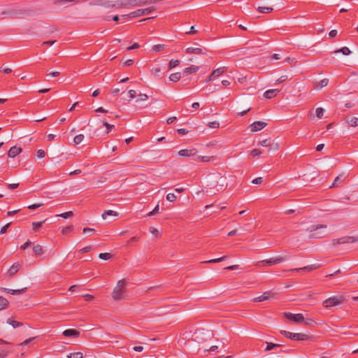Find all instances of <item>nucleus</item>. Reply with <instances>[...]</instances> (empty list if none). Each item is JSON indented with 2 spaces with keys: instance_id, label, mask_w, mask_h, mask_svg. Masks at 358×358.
<instances>
[{
  "instance_id": "1",
  "label": "nucleus",
  "mask_w": 358,
  "mask_h": 358,
  "mask_svg": "<svg viewBox=\"0 0 358 358\" xmlns=\"http://www.w3.org/2000/svg\"><path fill=\"white\" fill-rule=\"evenodd\" d=\"M208 185L217 188V191L224 190L227 187V177L219 173H213L208 175Z\"/></svg>"
},
{
  "instance_id": "2",
  "label": "nucleus",
  "mask_w": 358,
  "mask_h": 358,
  "mask_svg": "<svg viewBox=\"0 0 358 358\" xmlns=\"http://www.w3.org/2000/svg\"><path fill=\"white\" fill-rule=\"evenodd\" d=\"M127 282L124 279L117 282L116 287L114 288L112 296L115 301L123 300L125 298L124 293L126 292Z\"/></svg>"
},
{
  "instance_id": "3",
  "label": "nucleus",
  "mask_w": 358,
  "mask_h": 358,
  "mask_svg": "<svg viewBox=\"0 0 358 358\" xmlns=\"http://www.w3.org/2000/svg\"><path fill=\"white\" fill-rule=\"evenodd\" d=\"M280 333L286 338L294 341H307L310 338L308 335L301 333H292L285 330H281Z\"/></svg>"
},
{
  "instance_id": "4",
  "label": "nucleus",
  "mask_w": 358,
  "mask_h": 358,
  "mask_svg": "<svg viewBox=\"0 0 358 358\" xmlns=\"http://www.w3.org/2000/svg\"><path fill=\"white\" fill-rule=\"evenodd\" d=\"M288 259V257L287 256H279V257H275L270 258L268 259H265L262 261H259L257 262L256 266L258 267L265 266V265H273L277 264L278 263L282 262L284 261H286Z\"/></svg>"
},
{
  "instance_id": "5",
  "label": "nucleus",
  "mask_w": 358,
  "mask_h": 358,
  "mask_svg": "<svg viewBox=\"0 0 358 358\" xmlns=\"http://www.w3.org/2000/svg\"><path fill=\"white\" fill-rule=\"evenodd\" d=\"M345 301V299L342 296H332L326 300L322 303V305L325 308H330L341 304Z\"/></svg>"
},
{
  "instance_id": "6",
  "label": "nucleus",
  "mask_w": 358,
  "mask_h": 358,
  "mask_svg": "<svg viewBox=\"0 0 358 358\" xmlns=\"http://www.w3.org/2000/svg\"><path fill=\"white\" fill-rule=\"evenodd\" d=\"M358 242V236H344L336 239L332 240V245L336 247L338 245L344 243H353Z\"/></svg>"
},
{
  "instance_id": "7",
  "label": "nucleus",
  "mask_w": 358,
  "mask_h": 358,
  "mask_svg": "<svg viewBox=\"0 0 358 358\" xmlns=\"http://www.w3.org/2000/svg\"><path fill=\"white\" fill-rule=\"evenodd\" d=\"M327 227L324 224H318L317 226H311L309 228L310 230V235L309 237L311 238H320L323 237V235L321 234L320 232H317V231L320 229H325Z\"/></svg>"
},
{
  "instance_id": "8",
  "label": "nucleus",
  "mask_w": 358,
  "mask_h": 358,
  "mask_svg": "<svg viewBox=\"0 0 358 358\" xmlns=\"http://www.w3.org/2000/svg\"><path fill=\"white\" fill-rule=\"evenodd\" d=\"M154 10H155V8L154 7H150L144 9H138L135 11L130 13V17L134 18L146 15L151 13Z\"/></svg>"
},
{
  "instance_id": "9",
  "label": "nucleus",
  "mask_w": 358,
  "mask_h": 358,
  "mask_svg": "<svg viewBox=\"0 0 358 358\" xmlns=\"http://www.w3.org/2000/svg\"><path fill=\"white\" fill-rule=\"evenodd\" d=\"M283 314L286 319L296 323H301L304 320L303 315L301 313L293 314L292 313H284Z\"/></svg>"
},
{
  "instance_id": "10",
  "label": "nucleus",
  "mask_w": 358,
  "mask_h": 358,
  "mask_svg": "<svg viewBox=\"0 0 358 358\" xmlns=\"http://www.w3.org/2000/svg\"><path fill=\"white\" fill-rule=\"evenodd\" d=\"M348 175L345 174V173H341L339 176H338L334 180L332 185L330 186L331 187H341L344 185V182L345 179L348 178Z\"/></svg>"
},
{
  "instance_id": "11",
  "label": "nucleus",
  "mask_w": 358,
  "mask_h": 358,
  "mask_svg": "<svg viewBox=\"0 0 358 358\" xmlns=\"http://www.w3.org/2000/svg\"><path fill=\"white\" fill-rule=\"evenodd\" d=\"M266 125H267V123L265 122L256 121V122H253L252 124H250V129L252 132H256V131L262 130V129L266 127Z\"/></svg>"
},
{
  "instance_id": "12",
  "label": "nucleus",
  "mask_w": 358,
  "mask_h": 358,
  "mask_svg": "<svg viewBox=\"0 0 358 358\" xmlns=\"http://www.w3.org/2000/svg\"><path fill=\"white\" fill-rule=\"evenodd\" d=\"M187 54L205 55L207 53V49L205 48H187L185 50Z\"/></svg>"
},
{
  "instance_id": "13",
  "label": "nucleus",
  "mask_w": 358,
  "mask_h": 358,
  "mask_svg": "<svg viewBox=\"0 0 358 358\" xmlns=\"http://www.w3.org/2000/svg\"><path fill=\"white\" fill-rule=\"evenodd\" d=\"M273 293L271 292H264L262 295L255 297L253 299L254 302H262L266 300L269 299L270 298L273 297Z\"/></svg>"
},
{
  "instance_id": "14",
  "label": "nucleus",
  "mask_w": 358,
  "mask_h": 358,
  "mask_svg": "<svg viewBox=\"0 0 358 358\" xmlns=\"http://www.w3.org/2000/svg\"><path fill=\"white\" fill-rule=\"evenodd\" d=\"M227 68L224 67V66L220 67V68H218V69L214 70L212 72V73L210 74V77L208 78V81H210V80H212L216 77H218L220 75H222L223 73L227 72Z\"/></svg>"
},
{
  "instance_id": "15",
  "label": "nucleus",
  "mask_w": 358,
  "mask_h": 358,
  "mask_svg": "<svg viewBox=\"0 0 358 358\" xmlns=\"http://www.w3.org/2000/svg\"><path fill=\"white\" fill-rule=\"evenodd\" d=\"M197 153L196 149H183L179 151L178 155L181 157L194 156Z\"/></svg>"
},
{
  "instance_id": "16",
  "label": "nucleus",
  "mask_w": 358,
  "mask_h": 358,
  "mask_svg": "<svg viewBox=\"0 0 358 358\" xmlns=\"http://www.w3.org/2000/svg\"><path fill=\"white\" fill-rule=\"evenodd\" d=\"M131 6H142L147 4H152V0H129Z\"/></svg>"
},
{
  "instance_id": "17",
  "label": "nucleus",
  "mask_w": 358,
  "mask_h": 358,
  "mask_svg": "<svg viewBox=\"0 0 358 358\" xmlns=\"http://www.w3.org/2000/svg\"><path fill=\"white\" fill-rule=\"evenodd\" d=\"M27 287L20 289H7V288H3V287L1 288V290L2 292H6V293L10 294H21L24 293L27 291Z\"/></svg>"
},
{
  "instance_id": "18",
  "label": "nucleus",
  "mask_w": 358,
  "mask_h": 358,
  "mask_svg": "<svg viewBox=\"0 0 358 358\" xmlns=\"http://www.w3.org/2000/svg\"><path fill=\"white\" fill-rule=\"evenodd\" d=\"M63 335L66 337H73L76 338L79 336L80 332L74 329H66L63 331Z\"/></svg>"
},
{
  "instance_id": "19",
  "label": "nucleus",
  "mask_w": 358,
  "mask_h": 358,
  "mask_svg": "<svg viewBox=\"0 0 358 358\" xmlns=\"http://www.w3.org/2000/svg\"><path fill=\"white\" fill-rule=\"evenodd\" d=\"M22 151L20 147L13 146L10 148L8 152V155L10 158H14L15 156L19 155Z\"/></svg>"
},
{
  "instance_id": "20",
  "label": "nucleus",
  "mask_w": 358,
  "mask_h": 358,
  "mask_svg": "<svg viewBox=\"0 0 358 358\" xmlns=\"http://www.w3.org/2000/svg\"><path fill=\"white\" fill-rule=\"evenodd\" d=\"M320 264H313V265H309V266H303L302 268H294V269H291L290 271H299L301 270L302 271H308V272H310L317 268H320Z\"/></svg>"
},
{
  "instance_id": "21",
  "label": "nucleus",
  "mask_w": 358,
  "mask_h": 358,
  "mask_svg": "<svg viewBox=\"0 0 358 358\" xmlns=\"http://www.w3.org/2000/svg\"><path fill=\"white\" fill-rule=\"evenodd\" d=\"M279 92L280 90L278 89L268 90L264 92V96L266 99H270L271 98L276 96Z\"/></svg>"
},
{
  "instance_id": "22",
  "label": "nucleus",
  "mask_w": 358,
  "mask_h": 358,
  "mask_svg": "<svg viewBox=\"0 0 358 358\" xmlns=\"http://www.w3.org/2000/svg\"><path fill=\"white\" fill-rule=\"evenodd\" d=\"M329 83V79L324 78L320 82H315L313 84V87L316 90H321L322 87H326Z\"/></svg>"
},
{
  "instance_id": "23",
  "label": "nucleus",
  "mask_w": 358,
  "mask_h": 358,
  "mask_svg": "<svg viewBox=\"0 0 358 358\" xmlns=\"http://www.w3.org/2000/svg\"><path fill=\"white\" fill-rule=\"evenodd\" d=\"M129 3H130L129 0H117L114 4H116L115 7L117 8H121L131 6V4H129Z\"/></svg>"
},
{
  "instance_id": "24",
  "label": "nucleus",
  "mask_w": 358,
  "mask_h": 358,
  "mask_svg": "<svg viewBox=\"0 0 358 358\" xmlns=\"http://www.w3.org/2000/svg\"><path fill=\"white\" fill-rule=\"evenodd\" d=\"M20 266V264L18 262L14 263L8 271V275L10 276H13L15 274L17 273Z\"/></svg>"
},
{
  "instance_id": "25",
  "label": "nucleus",
  "mask_w": 358,
  "mask_h": 358,
  "mask_svg": "<svg viewBox=\"0 0 358 358\" xmlns=\"http://www.w3.org/2000/svg\"><path fill=\"white\" fill-rule=\"evenodd\" d=\"M199 66L192 65L191 66L185 68L184 69V73H185V75H189L192 73H196L199 71Z\"/></svg>"
},
{
  "instance_id": "26",
  "label": "nucleus",
  "mask_w": 358,
  "mask_h": 358,
  "mask_svg": "<svg viewBox=\"0 0 358 358\" xmlns=\"http://www.w3.org/2000/svg\"><path fill=\"white\" fill-rule=\"evenodd\" d=\"M346 121H347L348 124L351 127L358 126V117H352L350 118H347Z\"/></svg>"
},
{
  "instance_id": "27",
  "label": "nucleus",
  "mask_w": 358,
  "mask_h": 358,
  "mask_svg": "<svg viewBox=\"0 0 358 358\" xmlns=\"http://www.w3.org/2000/svg\"><path fill=\"white\" fill-rule=\"evenodd\" d=\"M8 301L3 296H0V310L6 309L8 306Z\"/></svg>"
},
{
  "instance_id": "28",
  "label": "nucleus",
  "mask_w": 358,
  "mask_h": 358,
  "mask_svg": "<svg viewBox=\"0 0 358 358\" xmlns=\"http://www.w3.org/2000/svg\"><path fill=\"white\" fill-rule=\"evenodd\" d=\"M33 251H34V254L38 256H41L44 253L43 248L40 245H34L33 248Z\"/></svg>"
},
{
  "instance_id": "29",
  "label": "nucleus",
  "mask_w": 358,
  "mask_h": 358,
  "mask_svg": "<svg viewBox=\"0 0 358 358\" xmlns=\"http://www.w3.org/2000/svg\"><path fill=\"white\" fill-rule=\"evenodd\" d=\"M257 10L261 13H268L273 10V8L271 7L267 6H259Z\"/></svg>"
},
{
  "instance_id": "30",
  "label": "nucleus",
  "mask_w": 358,
  "mask_h": 358,
  "mask_svg": "<svg viewBox=\"0 0 358 358\" xmlns=\"http://www.w3.org/2000/svg\"><path fill=\"white\" fill-rule=\"evenodd\" d=\"M181 78V74L179 72L171 73L169 76V79L172 82H178Z\"/></svg>"
},
{
  "instance_id": "31",
  "label": "nucleus",
  "mask_w": 358,
  "mask_h": 358,
  "mask_svg": "<svg viewBox=\"0 0 358 358\" xmlns=\"http://www.w3.org/2000/svg\"><path fill=\"white\" fill-rule=\"evenodd\" d=\"M46 219H45L44 220L41 221V222H33L32 223V227H33V230L34 231H38L39 228L43 225V223H45L46 222Z\"/></svg>"
},
{
  "instance_id": "32",
  "label": "nucleus",
  "mask_w": 358,
  "mask_h": 358,
  "mask_svg": "<svg viewBox=\"0 0 358 358\" xmlns=\"http://www.w3.org/2000/svg\"><path fill=\"white\" fill-rule=\"evenodd\" d=\"M7 322L10 324L13 328H17L22 326L23 324L20 322H17L11 319H8Z\"/></svg>"
},
{
  "instance_id": "33",
  "label": "nucleus",
  "mask_w": 358,
  "mask_h": 358,
  "mask_svg": "<svg viewBox=\"0 0 358 358\" xmlns=\"http://www.w3.org/2000/svg\"><path fill=\"white\" fill-rule=\"evenodd\" d=\"M335 53L342 52L345 55H349L351 53V51L348 47H343L339 50H337L334 52Z\"/></svg>"
},
{
  "instance_id": "34",
  "label": "nucleus",
  "mask_w": 358,
  "mask_h": 358,
  "mask_svg": "<svg viewBox=\"0 0 358 358\" xmlns=\"http://www.w3.org/2000/svg\"><path fill=\"white\" fill-rule=\"evenodd\" d=\"M108 215L117 216V213L115 211L111 210H106L102 214V217H103V219H106V217Z\"/></svg>"
},
{
  "instance_id": "35",
  "label": "nucleus",
  "mask_w": 358,
  "mask_h": 358,
  "mask_svg": "<svg viewBox=\"0 0 358 358\" xmlns=\"http://www.w3.org/2000/svg\"><path fill=\"white\" fill-rule=\"evenodd\" d=\"M180 64V60L178 59H171L169 63V70L176 67Z\"/></svg>"
},
{
  "instance_id": "36",
  "label": "nucleus",
  "mask_w": 358,
  "mask_h": 358,
  "mask_svg": "<svg viewBox=\"0 0 358 358\" xmlns=\"http://www.w3.org/2000/svg\"><path fill=\"white\" fill-rule=\"evenodd\" d=\"M269 150L277 151L279 150V143L277 142H275L274 141H271L270 145L268 146Z\"/></svg>"
},
{
  "instance_id": "37",
  "label": "nucleus",
  "mask_w": 358,
  "mask_h": 358,
  "mask_svg": "<svg viewBox=\"0 0 358 358\" xmlns=\"http://www.w3.org/2000/svg\"><path fill=\"white\" fill-rule=\"evenodd\" d=\"M113 255L110 253L105 252V253H100L99 255V257L103 260H108L111 259Z\"/></svg>"
},
{
  "instance_id": "38",
  "label": "nucleus",
  "mask_w": 358,
  "mask_h": 358,
  "mask_svg": "<svg viewBox=\"0 0 358 358\" xmlns=\"http://www.w3.org/2000/svg\"><path fill=\"white\" fill-rule=\"evenodd\" d=\"M279 346H280V345H279V344H275V343H266V348L265 350L270 351V350L274 349L275 348H277Z\"/></svg>"
},
{
  "instance_id": "39",
  "label": "nucleus",
  "mask_w": 358,
  "mask_h": 358,
  "mask_svg": "<svg viewBox=\"0 0 358 358\" xmlns=\"http://www.w3.org/2000/svg\"><path fill=\"white\" fill-rule=\"evenodd\" d=\"M272 140L270 138L264 139L258 143V145H262L264 147H268Z\"/></svg>"
},
{
  "instance_id": "40",
  "label": "nucleus",
  "mask_w": 358,
  "mask_h": 358,
  "mask_svg": "<svg viewBox=\"0 0 358 358\" xmlns=\"http://www.w3.org/2000/svg\"><path fill=\"white\" fill-rule=\"evenodd\" d=\"M227 259V256H223L222 257L217 258V259H213L208 261L205 262L206 263H217L220 262L222 261H224Z\"/></svg>"
},
{
  "instance_id": "41",
  "label": "nucleus",
  "mask_w": 358,
  "mask_h": 358,
  "mask_svg": "<svg viewBox=\"0 0 358 358\" xmlns=\"http://www.w3.org/2000/svg\"><path fill=\"white\" fill-rule=\"evenodd\" d=\"M140 239L139 237L138 236H133L132 238H131L127 242V244L125 246L127 247H129V246H131L132 245V243L134 242H136V241H138Z\"/></svg>"
},
{
  "instance_id": "42",
  "label": "nucleus",
  "mask_w": 358,
  "mask_h": 358,
  "mask_svg": "<svg viewBox=\"0 0 358 358\" xmlns=\"http://www.w3.org/2000/svg\"><path fill=\"white\" fill-rule=\"evenodd\" d=\"M84 139V135L83 134H78L75 136L73 141L76 144L80 143Z\"/></svg>"
},
{
  "instance_id": "43",
  "label": "nucleus",
  "mask_w": 358,
  "mask_h": 358,
  "mask_svg": "<svg viewBox=\"0 0 358 358\" xmlns=\"http://www.w3.org/2000/svg\"><path fill=\"white\" fill-rule=\"evenodd\" d=\"M73 229V225H69L67 227H65L62 229V234H67L69 233H71Z\"/></svg>"
},
{
  "instance_id": "44",
  "label": "nucleus",
  "mask_w": 358,
  "mask_h": 358,
  "mask_svg": "<svg viewBox=\"0 0 358 358\" xmlns=\"http://www.w3.org/2000/svg\"><path fill=\"white\" fill-rule=\"evenodd\" d=\"M103 126L106 127V134H109L111 131L112 129L114 128L113 124H110L106 122H103Z\"/></svg>"
},
{
  "instance_id": "45",
  "label": "nucleus",
  "mask_w": 358,
  "mask_h": 358,
  "mask_svg": "<svg viewBox=\"0 0 358 358\" xmlns=\"http://www.w3.org/2000/svg\"><path fill=\"white\" fill-rule=\"evenodd\" d=\"M10 353L9 350L6 349H0V358H5Z\"/></svg>"
},
{
  "instance_id": "46",
  "label": "nucleus",
  "mask_w": 358,
  "mask_h": 358,
  "mask_svg": "<svg viewBox=\"0 0 358 358\" xmlns=\"http://www.w3.org/2000/svg\"><path fill=\"white\" fill-rule=\"evenodd\" d=\"M324 113V110L322 108H316L315 113L318 118H322Z\"/></svg>"
},
{
  "instance_id": "47",
  "label": "nucleus",
  "mask_w": 358,
  "mask_h": 358,
  "mask_svg": "<svg viewBox=\"0 0 358 358\" xmlns=\"http://www.w3.org/2000/svg\"><path fill=\"white\" fill-rule=\"evenodd\" d=\"M165 48V45H163V44H158V45H155L152 47V50L155 51V52H159V51H162Z\"/></svg>"
},
{
  "instance_id": "48",
  "label": "nucleus",
  "mask_w": 358,
  "mask_h": 358,
  "mask_svg": "<svg viewBox=\"0 0 358 358\" xmlns=\"http://www.w3.org/2000/svg\"><path fill=\"white\" fill-rule=\"evenodd\" d=\"M166 199L169 201H171V202H173L176 200L177 199V196L173 194V193H169L166 196Z\"/></svg>"
},
{
  "instance_id": "49",
  "label": "nucleus",
  "mask_w": 358,
  "mask_h": 358,
  "mask_svg": "<svg viewBox=\"0 0 358 358\" xmlns=\"http://www.w3.org/2000/svg\"><path fill=\"white\" fill-rule=\"evenodd\" d=\"M73 215V213L72 211H68V212L62 213L60 215H57V216H60V217H62L64 219H66V218L72 217Z\"/></svg>"
},
{
  "instance_id": "50",
  "label": "nucleus",
  "mask_w": 358,
  "mask_h": 358,
  "mask_svg": "<svg viewBox=\"0 0 358 358\" xmlns=\"http://www.w3.org/2000/svg\"><path fill=\"white\" fill-rule=\"evenodd\" d=\"M17 13V11L12 10L2 13L3 15H7L11 17H13Z\"/></svg>"
},
{
  "instance_id": "51",
  "label": "nucleus",
  "mask_w": 358,
  "mask_h": 358,
  "mask_svg": "<svg viewBox=\"0 0 358 358\" xmlns=\"http://www.w3.org/2000/svg\"><path fill=\"white\" fill-rule=\"evenodd\" d=\"M70 358H83V353L80 352L71 354Z\"/></svg>"
},
{
  "instance_id": "52",
  "label": "nucleus",
  "mask_w": 358,
  "mask_h": 358,
  "mask_svg": "<svg viewBox=\"0 0 358 358\" xmlns=\"http://www.w3.org/2000/svg\"><path fill=\"white\" fill-rule=\"evenodd\" d=\"M210 128L216 129L220 127V123L217 121L210 122L208 124Z\"/></svg>"
},
{
  "instance_id": "53",
  "label": "nucleus",
  "mask_w": 358,
  "mask_h": 358,
  "mask_svg": "<svg viewBox=\"0 0 358 358\" xmlns=\"http://www.w3.org/2000/svg\"><path fill=\"white\" fill-rule=\"evenodd\" d=\"M11 223H8L7 224H6L5 226H3L1 230H0V234H4L7 232V230L8 229V227L10 226Z\"/></svg>"
},
{
  "instance_id": "54",
  "label": "nucleus",
  "mask_w": 358,
  "mask_h": 358,
  "mask_svg": "<svg viewBox=\"0 0 358 358\" xmlns=\"http://www.w3.org/2000/svg\"><path fill=\"white\" fill-rule=\"evenodd\" d=\"M91 250H92V247L91 246H86V247L79 250L78 252L80 253V254L86 253V252H90Z\"/></svg>"
},
{
  "instance_id": "55",
  "label": "nucleus",
  "mask_w": 358,
  "mask_h": 358,
  "mask_svg": "<svg viewBox=\"0 0 358 358\" xmlns=\"http://www.w3.org/2000/svg\"><path fill=\"white\" fill-rule=\"evenodd\" d=\"M288 78V76H286V75H283L282 76H280L277 80H276V83L279 84V83H282L285 81H286Z\"/></svg>"
},
{
  "instance_id": "56",
  "label": "nucleus",
  "mask_w": 358,
  "mask_h": 358,
  "mask_svg": "<svg viewBox=\"0 0 358 358\" xmlns=\"http://www.w3.org/2000/svg\"><path fill=\"white\" fill-rule=\"evenodd\" d=\"M115 6H116V4L112 3L108 1H104V7H106L107 8H115Z\"/></svg>"
},
{
  "instance_id": "57",
  "label": "nucleus",
  "mask_w": 358,
  "mask_h": 358,
  "mask_svg": "<svg viewBox=\"0 0 358 358\" xmlns=\"http://www.w3.org/2000/svg\"><path fill=\"white\" fill-rule=\"evenodd\" d=\"M36 337H32L29 339L25 340L24 341L20 343L18 345H28L29 343H31L32 341H34Z\"/></svg>"
},
{
  "instance_id": "58",
  "label": "nucleus",
  "mask_w": 358,
  "mask_h": 358,
  "mask_svg": "<svg viewBox=\"0 0 358 358\" xmlns=\"http://www.w3.org/2000/svg\"><path fill=\"white\" fill-rule=\"evenodd\" d=\"M263 182V178L262 177L256 178H255L252 182L255 185H259L262 184Z\"/></svg>"
},
{
  "instance_id": "59",
  "label": "nucleus",
  "mask_w": 358,
  "mask_h": 358,
  "mask_svg": "<svg viewBox=\"0 0 358 358\" xmlns=\"http://www.w3.org/2000/svg\"><path fill=\"white\" fill-rule=\"evenodd\" d=\"M262 154V152L258 149H254L251 151V155L253 157H257L259 156Z\"/></svg>"
},
{
  "instance_id": "60",
  "label": "nucleus",
  "mask_w": 358,
  "mask_h": 358,
  "mask_svg": "<svg viewBox=\"0 0 358 358\" xmlns=\"http://www.w3.org/2000/svg\"><path fill=\"white\" fill-rule=\"evenodd\" d=\"M139 47H140V45L138 43H134L132 45L127 48V50L130 51V50L138 48Z\"/></svg>"
},
{
  "instance_id": "61",
  "label": "nucleus",
  "mask_w": 358,
  "mask_h": 358,
  "mask_svg": "<svg viewBox=\"0 0 358 358\" xmlns=\"http://www.w3.org/2000/svg\"><path fill=\"white\" fill-rule=\"evenodd\" d=\"M42 206H43V203H37V204L35 203V204H32V205L29 206L27 208L29 209H31V210H35V209H36V208H39V207H41Z\"/></svg>"
},
{
  "instance_id": "62",
  "label": "nucleus",
  "mask_w": 358,
  "mask_h": 358,
  "mask_svg": "<svg viewBox=\"0 0 358 358\" xmlns=\"http://www.w3.org/2000/svg\"><path fill=\"white\" fill-rule=\"evenodd\" d=\"M45 155V152L43 150H38L37 151V157H39V158H43Z\"/></svg>"
},
{
  "instance_id": "63",
  "label": "nucleus",
  "mask_w": 358,
  "mask_h": 358,
  "mask_svg": "<svg viewBox=\"0 0 358 358\" xmlns=\"http://www.w3.org/2000/svg\"><path fill=\"white\" fill-rule=\"evenodd\" d=\"M148 99V96L145 94H140L138 95V99L137 101H145V100H147Z\"/></svg>"
},
{
  "instance_id": "64",
  "label": "nucleus",
  "mask_w": 358,
  "mask_h": 358,
  "mask_svg": "<svg viewBox=\"0 0 358 358\" xmlns=\"http://www.w3.org/2000/svg\"><path fill=\"white\" fill-rule=\"evenodd\" d=\"M210 158V157L208 156L198 157V159L201 162H209Z\"/></svg>"
}]
</instances>
